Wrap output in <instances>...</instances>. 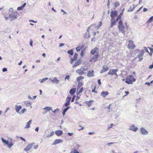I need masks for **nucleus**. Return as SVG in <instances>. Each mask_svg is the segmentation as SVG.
<instances>
[{
  "mask_svg": "<svg viewBox=\"0 0 153 153\" xmlns=\"http://www.w3.org/2000/svg\"><path fill=\"white\" fill-rule=\"evenodd\" d=\"M118 28L119 32L125 34L129 28V26L126 22L123 23L122 20H120L118 22Z\"/></svg>",
  "mask_w": 153,
  "mask_h": 153,
  "instance_id": "nucleus-1",
  "label": "nucleus"
},
{
  "mask_svg": "<svg viewBox=\"0 0 153 153\" xmlns=\"http://www.w3.org/2000/svg\"><path fill=\"white\" fill-rule=\"evenodd\" d=\"M110 16L111 18V25L110 27H112L116 25V19L114 18L117 15V12L116 10L111 11L110 12Z\"/></svg>",
  "mask_w": 153,
  "mask_h": 153,
  "instance_id": "nucleus-2",
  "label": "nucleus"
},
{
  "mask_svg": "<svg viewBox=\"0 0 153 153\" xmlns=\"http://www.w3.org/2000/svg\"><path fill=\"white\" fill-rule=\"evenodd\" d=\"M125 80L126 83L128 84H132L136 80L134 76L132 75L127 76Z\"/></svg>",
  "mask_w": 153,
  "mask_h": 153,
  "instance_id": "nucleus-3",
  "label": "nucleus"
},
{
  "mask_svg": "<svg viewBox=\"0 0 153 153\" xmlns=\"http://www.w3.org/2000/svg\"><path fill=\"white\" fill-rule=\"evenodd\" d=\"M118 71V69H110L108 74L110 75L111 76L114 75V79H116L118 77V75L117 73Z\"/></svg>",
  "mask_w": 153,
  "mask_h": 153,
  "instance_id": "nucleus-4",
  "label": "nucleus"
},
{
  "mask_svg": "<svg viewBox=\"0 0 153 153\" xmlns=\"http://www.w3.org/2000/svg\"><path fill=\"white\" fill-rule=\"evenodd\" d=\"M18 15L17 12H15L10 14L9 17L11 19L10 20L12 21L16 19Z\"/></svg>",
  "mask_w": 153,
  "mask_h": 153,
  "instance_id": "nucleus-5",
  "label": "nucleus"
},
{
  "mask_svg": "<svg viewBox=\"0 0 153 153\" xmlns=\"http://www.w3.org/2000/svg\"><path fill=\"white\" fill-rule=\"evenodd\" d=\"M129 43L128 45V48L129 49H134L135 47L134 42L131 40L128 41Z\"/></svg>",
  "mask_w": 153,
  "mask_h": 153,
  "instance_id": "nucleus-6",
  "label": "nucleus"
},
{
  "mask_svg": "<svg viewBox=\"0 0 153 153\" xmlns=\"http://www.w3.org/2000/svg\"><path fill=\"white\" fill-rule=\"evenodd\" d=\"M1 140L3 143L8 145L7 146L9 148H10L13 145V144L12 141L9 143V141L8 140H4L3 138H1Z\"/></svg>",
  "mask_w": 153,
  "mask_h": 153,
  "instance_id": "nucleus-7",
  "label": "nucleus"
},
{
  "mask_svg": "<svg viewBox=\"0 0 153 153\" xmlns=\"http://www.w3.org/2000/svg\"><path fill=\"white\" fill-rule=\"evenodd\" d=\"M99 56V53L97 52L94 56L91 59L90 61L94 62L97 60V59L98 58Z\"/></svg>",
  "mask_w": 153,
  "mask_h": 153,
  "instance_id": "nucleus-8",
  "label": "nucleus"
},
{
  "mask_svg": "<svg viewBox=\"0 0 153 153\" xmlns=\"http://www.w3.org/2000/svg\"><path fill=\"white\" fill-rule=\"evenodd\" d=\"M86 70L85 68H84L83 69V71L81 69H78L76 71L77 73L79 75H83L85 73L84 71H85Z\"/></svg>",
  "mask_w": 153,
  "mask_h": 153,
  "instance_id": "nucleus-9",
  "label": "nucleus"
},
{
  "mask_svg": "<svg viewBox=\"0 0 153 153\" xmlns=\"http://www.w3.org/2000/svg\"><path fill=\"white\" fill-rule=\"evenodd\" d=\"M96 87V84L95 83L92 84L91 86V88L92 89L91 92H94L95 93H97V92L95 91V89Z\"/></svg>",
  "mask_w": 153,
  "mask_h": 153,
  "instance_id": "nucleus-10",
  "label": "nucleus"
},
{
  "mask_svg": "<svg viewBox=\"0 0 153 153\" xmlns=\"http://www.w3.org/2000/svg\"><path fill=\"white\" fill-rule=\"evenodd\" d=\"M34 144V143H32L31 144H28L26 147L24 149V150L26 151H27L30 150Z\"/></svg>",
  "mask_w": 153,
  "mask_h": 153,
  "instance_id": "nucleus-11",
  "label": "nucleus"
},
{
  "mask_svg": "<svg viewBox=\"0 0 153 153\" xmlns=\"http://www.w3.org/2000/svg\"><path fill=\"white\" fill-rule=\"evenodd\" d=\"M109 94V93L108 91H102L101 93V96L103 97H106Z\"/></svg>",
  "mask_w": 153,
  "mask_h": 153,
  "instance_id": "nucleus-12",
  "label": "nucleus"
},
{
  "mask_svg": "<svg viewBox=\"0 0 153 153\" xmlns=\"http://www.w3.org/2000/svg\"><path fill=\"white\" fill-rule=\"evenodd\" d=\"M129 129L130 130H132L134 131H136L138 130V129L137 127H136L134 125H132L130 126Z\"/></svg>",
  "mask_w": 153,
  "mask_h": 153,
  "instance_id": "nucleus-13",
  "label": "nucleus"
},
{
  "mask_svg": "<svg viewBox=\"0 0 153 153\" xmlns=\"http://www.w3.org/2000/svg\"><path fill=\"white\" fill-rule=\"evenodd\" d=\"M78 56V55L77 53H75L74 54V55L73 56V58H72L71 59V60H70V62L71 64L74 61H75L76 60V59H77Z\"/></svg>",
  "mask_w": 153,
  "mask_h": 153,
  "instance_id": "nucleus-14",
  "label": "nucleus"
},
{
  "mask_svg": "<svg viewBox=\"0 0 153 153\" xmlns=\"http://www.w3.org/2000/svg\"><path fill=\"white\" fill-rule=\"evenodd\" d=\"M63 142V140L62 139H58L55 140L53 143L52 144L53 145H55L56 144L59 143H60L62 142Z\"/></svg>",
  "mask_w": 153,
  "mask_h": 153,
  "instance_id": "nucleus-15",
  "label": "nucleus"
},
{
  "mask_svg": "<svg viewBox=\"0 0 153 153\" xmlns=\"http://www.w3.org/2000/svg\"><path fill=\"white\" fill-rule=\"evenodd\" d=\"M94 71L93 70L89 71L88 72L87 76L89 77H93L94 76Z\"/></svg>",
  "mask_w": 153,
  "mask_h": 153,
  "instance_id": "nucleus-16",
  "label": "nucleus"
},
{
  "mask_svg": "<svg viewBox=\"0 0 153 153\" xmlns=\"http://www.w3.org/2000/svg\"><path fill=\"white\" fill-rule=\"evenodd\" d=\"M140 130L141 133L143 134H148L147 131L144 128H141Z\"/></svg>",
  "mask_w": 153,
  "mask_h": 153,
  "instance_id": "nucleus-17",
  "label": "nucleus"
},
{
  "mask_svg": "<svg viewBox=\"0 0 153 153\" xmlns=\"http://www.w3.org/2000/svg\"><path fill=\"white\" fill-rule=\"evenodd\" d=\"M81 60L79 59L77 60L74 63V64L73 65V67H76L79 65L81 63Z\"/></svg>",
  "mask_w": 153,
  "mask_h": 153,
  "instance_id": "nucleus-18",
  "label": "nucleus"
},
{
  "mask_svg": "<svg viewBox=\"0 0 153 153\" xmlns=\"http://www.w3.org/2000/svg\"><path fill=\"white\" fill-rule=\"evenodd\" d=\"M62 131L61 130H56L55 132L56 134L58 136H59L62 135Z\"/></svg>",
  "mask_w": 153,
  "mask_h": 153,
  "instance_id": "nucleus-19",
  "label": "nucleus"
},
{
  "mask_svg": "<svg viewBox=\"0 0 153 153\" xmlns=\"http://www.w3.org/2000/svg\"><path fill=\"white\" fill-rule=\"evenodd\" d=\"M84 45L83 44H82L77 47L76 48V50L78 52L81 49L84 47Z\"/></svg>",
  "mask_w": 153,
  "mask_h": 153,
  "instance_id": "nucleus-20",
  "label": "nucleus"
},
{
  "mask_svg": "<svg viewBox=\"0 0 153 153\" xmlns=\"http://www.w3.org/2000/svg\"><path fill=\"white\" fill-rule=\"evenodd\" d=\"M123 12H121V13L119 14V15L117 16L116 19V22L118 21L121 18L122 16L123 15Z\"/></svg>",
  "mask_w": 153,
  "mask_h": 153,
  "instance_id": "nucleus-21",
  "label": "nucleus"
},
{
  "mask_svg": "<svg viewBox=\"0 0 153 153\" xmlns=\"http://www.w3.org/2000/svg\"><path fill=\"white\" fill-rule=\"evenodd\" d=\"M76 91V89L75 88H73L70 90L69 93L72 95H73L75 93Z\"/></svg>",
  "mask_w": 153,
  "mask_h": 153,
  "instance_id": "nucleus-22",
  "label": "nucleus"
},
{
  "mask_svg": "<svg viewBox=\"0 0 153 153\" xmlns=\"http://www.w3.org/2000/svg\"><path fill=\"white\" fill-rule=\"evenodd\" d=\"M22 108V106L21 105L18 106L16 105L15 106V110L16 111L17 113H19V111Z\"/></svg>",
  "mask_w": 153,
  "mask_h": 153,
  "instance_id": "nucleus-23",
  "label": "nucleus"
},
{
  "mask_svg": "<svg viewBox=\"0 0 153 153\" xmlns=\"http://www.w3.org/2000/svg\"><path fill=\"white\" fill-rule=\"evenodd\" d=\"M108 68L107 65H105L103 67V69L102 70V72H105L107 71Z\"/></svg>",
  "mask_w": 153,
  "mask_h": 153,
  "instance_id": "nucleus-24",
  "label": "nucleus"
},
{
  "mask_svg": "<svg viewBox=\"0 0 153 153\" xmlns=\"http://www.w3.org/2000/svg\"><path fill=\"white\" fill-rule=\"evenodd\" d=\"M93 102V100H91L85 102L86 104L87 105L88 107H89L92 104V103Z\"/></svg>",
  "mask_w": 153,
  "mask_h": 153,
  "instance_id": "nucleus-25",
  "label": "nucleus"
},
{
  "mask_svg": "<svg viewBox=\"0 0 153 153\" xmlns=\"http://www.w3.org/2000/svg\"><path fill=\"white\" fill-rule=\"evenodd\" d=\"M83 83L81 82H78L77 86V89L79 90L80 88L83 85Z\"/></svg>",
  "mask_w": 153,
  "mask_h": 153,
  "instance_id": "nucleus-26",
  "label": "nucleus"
},
{
  "mask_svg": "<svg viewBox=\"0 0 153 153\" xmlns=\"http://www.w3.org/2000/svg\"><path fill=\"white\" fill-rule=\"evenodd\" d=\"M98 49V48H95L94 49L91 50V53L93 55L94 54L96 53Z\"/></svg>",
  "mask_w": 153,
  "mask_h": 153,
  "instance_id": "nucleus-27",
  "label": "nucleus"
},
{
  "mask_svg": "<svg viewBox=\"0 0 153 153\" xmlns=\"http://www.w3.org/2000/svg\"><path fill=\"white\" fill-rule=\"evenodd\" d=\"M83 91L84 88L83 87H82L81 88L79 91L77 89V91L76 92V94L77 95H79L80 93L82 92Z\"/></svg>",
  "mask_w": 153,
  "mask_h": 153,
  "instance_id": "nucleus-28",
  "label": "nucleus"
},
{
  "mask_svg": "<svg viewBox=\"0 0 153 153\" xmlns=\"http://www.w3.org/2000/svg\"><path fill=\"white\" fill-rule=\"evenodd\" d=\"M32 120H30L27 123V124L25 128H28L30 127V124Z\"/></svg>",
  "mask_w": 153,
  "mask_h": 153,
  "instance_id": "nucleus-29",
  "label": "nucleus"
},
{
  "mask_svg": "<svg viewBox=\"0 0 153 153\" xmlns=\"http://www.w3.org/2000/svg\"><path fill=\"white\" fill-rule=\"evenodd\" d=\"M69 108V107H68L66 108L63 110L62 112V115L63 116H64L65 115L66 112L68 111Z\"/></svg>",
  "mask_w": 153,
  "mask_h": 153,
  "instance_id": "nucleus-30",
  "label": "nucleus"
},
{
  "mask_svg": "<svg viewBox=\"0 0 153 153\" xmlns=\"http://www.w3.org/2000/svg\"><path fill=\"white\" fill-rule=\"evenodd\" d=\"M144 53V51L143 50H142L140 54L138 55L137 57L138 58L141 57Z\"/></svg>",
  "mask_w": 153,
  "mask_h": 153,
  "instance_id": "nucleus-31",
  "label": "nucleus"
},
{
  "mask_svg": "<svg viewBox=\"0 0 153 153\" xmlns=\"http://www.w3.org/2000/svg\"><path fill=\"white\" fill-rule=\"evenodd\" d=\"M51 81L53 83H57L59 82V80L56 78H54Z\"/></svg>",
  "mask_w": 153,
  "mask_h": 153,
  "instance_id": "nucleus-32",
  "label": "nucleus"
},
{
  "mask_svg": "<svg viewBox=\"0 0 153 153\" xmlns=\"http://www.w3.org/2000/svg\"><path fill=\"white\" fill-rule=\"evenodd\" d=\"M84 79V77L82 76H79L76 78V80L78 82H80V81L82 79Z\"/></svg>",
  "mask_w": 153,
  "mask_h": 153,
  "instance_id": "nucleus-33",
  "label": "nucleus"
},
{
  "mask_svg": "<svg viewBox=\"0 0 153 153\" xmlns=\"http://www.w3.org/2000/svg\"><path fill=\"white\" fill-rule=\"evenodd\" d=\"M153 21V16H152L147 22L146 24L148 25L151 23Z\"/></svg>",
  "mask_w": 153,
  "mask_h": 153,
  "instance_id": "nucleus-34",
  "label": "nucleus"
},
{
  "mask_svg": "<svg viewBox=\"0 0 153 153\" xmlns=\"http://www.w3.org/2000/svg\"><path fill=\"white\" fill-rule=\"evenodd\" d=\"M67 52L68 54H69L71 56H72L74 54L73 51V50L72 49L68 51Z\"/></svg>",
  "mask_w": 153,
  "mask_h": 153,
  "instance_id": "nucleus-35",
  "label": "nucleus"
},
{
  "mask_svg": "<svg viewBox=\"0 0 153 153\" xmlns=\"http://www.w3.org/2000/svg\"><path fill=\"white\" fill-rule=\"evenodd\" d=\"M120 4L119 2H116L114 3V6L115 8H117L120 6Z\"/></svg>",
  "mask_w": 153,
  "mask_h": 153,
  "instance_id": "nucleus-36",
  "label": "nucleus"
},
{
  "mask_svg": "<svg viewBox=\"0 0 153 153\" xmlns=\"http://www.w3.org/2000/svg\"><path fill=\"white\" fill-rule=\"evenodd\" d=\"M134 7H132L131 6H130L129 7V8L128 9V12H131L134 10Z\"/></svg>",
  "mask_w": 153,
  "mask_h": 153,
  "instance_id": "nucleus-37",
  "label": "nucleus"
},
{
  "mask_svg": "<svg viewBox=\"0 0 153 153\" xmlns=\"http://www.w3.org/2000/svg\"><path fill=\"white\" fill-rule=\"evenodd\" d=\"M44 109L48 111H50L51 110V107H45L44 108Z\"/></svg>",
  "mask_w": 153,
  "mask_h": 153,
  "instance_id": "nucleus-38",
  "label": "nucleus"
},
{
  "mask_svg": "<svg viewBox=\"0 0 153 153\" xmlns=\"http://www.w3.org/2000/svg\"><path fill=\"white\" fill-rule=\"evenodd\" d=\"M71 99V97H68L66 99V102H70V101Z\"/></svg>",
  "mask_w": 153,
  "mask_h": 153,
  "instance_id": "nucleus-39",
  "label": "nucleus"
},
{
  "mask_svg": "<svg viewBox=\"0 0 153 153\" xmlns=\"http://www.w3.org/2000/svg\"><path fill=\"white\" fill-rule=\"evenodd\" d=\"M48 79V78L47 77H46V78H43L42 80H41V81H40V82L41 83H43L44 81Z\"/></svg>",
  "mask_w": 153,
  "mask_h": 153,
  "instance_id": "nucleus-40",
  "label": "nucleus"
},
{
  "mask_svg": "<svg viewBox=\"0 0 153 153\" xmlns=\"http://www.w3.org/2000/svg\"><path fill=\"white\" fill-rule=\"evenodd\" d=\"M114 125V124L113 123H111V125H110V126L108 127L107 128V130H110V128H112L113 126Z\"/></svg>",
  "mask_w": 153,
  "mask_h": 153,
  "instance_id": "nucleus-41",
  "label": "nucleus"
},
{
  "mask_svg": "<svg viewBox=\"0 0 153 153\" xmlns=\"http://www.w3.org/2000/svg\"><path fill=\"white\" fill-rule=\"evenodd\" d=\"M148 48L150 50V52L149 53L150 54V55H151V54H152L153 53V48Z\"/></svg>",
  "mask_w": 153,
  "mask_h": 153,
  "instance_id": "nucleus-42",
  "label": "nucleus"
},
{
  "mask_svg": "<svg viewBox=\"0 0 153 153\" xmlns=\"http://www.w3.org/2000/svg\"><path fill=\"white\" fill-rule=\"evenodd\" d=\"M70 104V102H66V103L64 105L65 107H67L68 105H69Z\"/></svg>",
  "mask_w": 153,
  "mask_h": 153,
  "instance_id": "nucleus-43",
  "label": "nucleus"
},
{
  "mask_svg": "<svg viewBox=\"0 0 153 153\" xmlns=\"http://www.w3.org/2000/svg\"><path fill=\"white\" fill-rule=\"evenodd\" d=\"M26 111V108H23L21 111V112L22 113H23L25 112V111Z\"/></svg>",
  "mask_w": 153,
  "mask_h": 153,
  "instance_id": "nucleus-44",
  "label": "nucleus"
},
{
  "mask_svg": "<svg viewBox=\"0 0 153 153\" xmlns=\"http://www.w3.org/2000/svg\"><path fill=\"white\" fill-rule=\"evenodd\" d=\"M84 51L82 50L81 51V54H80L81 56H84Z\"/></svg>",
  "mask_w": 153,
  "mask_h": 153,
  "instance_id": "nucleus-45",
  "label": "nucleus"
},
{
  "mask_svg": "<svg viewBox=\"0 0 153 153\" xmlns=\"http://www.w3.org/2000/svg\"><path fill=\"white\" fill-rule=\"evenodd\" d=\"M23 8L22 7V6H21L20 7H19L17 8V10H22Z\"/></svg>",
  "mask_w": 153,
  "mask_h": 153,
  "instance_id": "nucleus-46",
  "label": "nucleus"
},
{
  "mask_svg": "<svg viewBox=\"0 0 153 153\" xmlns=\"http://www.w3.org/2000/svg\"><path fill=\"white\" fill-rule=\"evenodd\" d=\"M75 98V95H73L71 100V102H73Z\"/></svg>",
  "mask_w": 153,
  "mask_h": 153,
  "instance_id": "nucleus-47",
  "label": "nucleus"
},
{
  "mask_svg": "<svg viewBox=\"0 0 153 153\" xmlns=\"http://www.w3.org/2000/svg\"><path fill=\"white\" fill-rule=\"evenodd\" d=\"M30 44L31 46H33V41L32 40H30Z\"/></svg>",
  "mask_w": 153,
  "mask_h": 153,
  "instance_id": "nucleus-48",
  "label": "nucleus"
},
{
  "mask_svg": "<svg viewBox=\"0 0 153 153\" xmlns=\"http://www.w3.org/2000/svg\"><path fill=\"white\" fill-rule=\"evenodd\" d=\"M54 134V131H52L51 132V134L50 135H48V137H51V136L52 135H53Z\"/></svg>",
  "mask_w": 153,
  "mask_h": 153,
  "instance_id": "nucleus-49",
  "label": "nucleus"
},
{
  "mask_svg": "<svg viewBox=\"0 0 153 153\" xmlns=\"http://www.w3.org/2000/svg\"><path fill=\"white\" fill-rule=\"evenodd\" d=\"M70 76L69 75H66L65 78V79L66 80V79L68 80L69 79Z\"/></svg>",
  "mask_w": 153,
  "mask_h": 153,
  "instance_id": "nucleus-50",
  "label": "nucleus"
},
{
  "mask_svg": "<svg viewBox=\"0 0 153 153\" xmlns=\"http://www.w3.org/2000/svg\"><path fill=\"white\" fill-rule=\"evenodd\" d=\"M102 24V22L101 21H100L99 22V24L98 25V26L99 27H100L101 25Z\"/></svg>",
  "mask_w": 153,
  "mask_h": 153,
  "instance_id": "nucleus-51",
  "label": "nucleus"
},
{
  "mask_svg": "<svg viewBox=\"0 0 153 153\" xmlns=\"http://www.w3.org/2000/svg\"><path fill=\"white\" fill-rule=\"evenodd\" d=\"M98 84L99 85H101V81H100V79H98Z\"/></svg>",
  "mask_w": 153,
  "mask_h": 153,
  "instance_id": "nucleus-52",
  "label": "nucleus"
},
{
  "mask_svg": "<svg viewBox=\"0 0 153 153\" xmlns=\"http://www.w3.org/2000/svg\"><path fill=\"white\" fill-rule=\"evenodd\" d=\"M38 145H35L33 146V148L34 149H37L38 148Z\"/></svg>",
  "mask_w": 153,
  "mask_h": 153,
  "instance_id": "nucleus-53",
  "label": "nucleus"
},
{
  "mask_svg": "<svg viewBox=\"0 0 153 153\" xmlns=\"http://www.w3.org/2000/svg\"><path fill=\"white\" fill-rule=\"evenodd\" d=\"M79 126V127H81V128H80L78 129V130L80 131V130H83V127H82L81 126Z\"/></svg>",
  "mask_w": 153,
  "mask_h": 153,
  "instance_id": "nucleus-54",
  "label": "nucleus"
},
{
  "mask_svg": "<svg viewBox=\"0 0 153 153\" xmlns=\"http://www.w3.org/2000/svg\"><path fill=\"white\" fill-rule=\"evenodd\" d=\"M149 69H152L153 68V65H150L149 67Z\"/></svg>",
  "mask_w": 153,
  "mask_h": 153,
  "instance_id": "nucleus-55",
  "label": "nucleus"
},
{
  "mask_svg": "<svg viewBox=\"0 0 153 153\" xmlns=\"http://www.w3.org/2000/svg\"><path fill=\"white\" fill-rule=\"evenodd\" d=\"M59 111V109H55L54 111H53V113H56L57 111Z\"/></svg>",
  "mask_w": 153,
  "mask_h": 153,
  "instance_id": "nucleus-56",
  "label": "nucleus"
},
{
  "mask_svg": "<svg viewBox=\"0 0 153 153\" xmlns=\"http://www.w3.org/2000/svg\"><path fill=\"white\" fill-rule=\"evenodd\" d=\"M64 45H65V44L64 43H60V45H59V47H61Z\"/></svg>",
  "mask_w": 153,
  "mask_h": 153,
  "instance_id": "nucleus-57",
  "label": "nucleus"
},
{
  "mask_svg": "<svg viewBox=\"0 0 153 153\" xmlns=\"http://www.w3.org/2000/svg\"><path fill=\"white\" fill-rule=\"evenodd\" d=\"M7 68H4L3 69L2 71L3 72H5L7 71Z\"/></svg>",
  "mask_w": 153,
  "mask_h": 153,
  "instance_id": "nucleus-58",
  "label": "nucleus"
},
{
  "mask_svg": "<svg viewBox=\"0 0 153 153\" xmlns=\"http://www.w3.org/2000/svg\"><path fill=\"white\" fill-rule=\"evenodd\" d=\"M20 139H21L22 140H23V141H24V142L25 141H26V140H25L22 137H20Z\"/></svg>",
  "mask_w": 153,
  "mask_h": 153,
  "instance_id": "nucleus-59",
  "label": "nucleus"
},
{
  "mask_svg": "<svg viewBox=\"0 0 153 153\" xmlns=\"http://www.w3.org/2000/svg\"><path fill=\"white\" fill-rule=\"evenodd\" d=\"M147 10H148L147 9L145 8H144L143 9V11L144 12H146V11H147Z\"/></svg>",
  "mask_w": 153,
  "mask_h": 153,
  "instance_id": "nucleus-60",
  "label": "nucleus"
},
{
  "mask_svg": "<svg viewBox=\"0 0 153 153\" xmlns=\"http://www.w3.org/2000/svg\"><path fill=\"white\" fill-rule=\"evenodd\" d=\"M94 134V132H89L88 133L89 134Z\"/></svg>",
  "mask_w": 153,
  "mask_h": 153,
  "instance_id": "nucleus-61",
  "label": "nucleus"
},
{
  "mask_svg": "<svg viewBox=\"0 0 153 153\" xmlns=\"http://www.w3.org/2000/svg\"><path fill=\"white\" fill-rule=\"evenodd\" d=\"M26 4V3H25L22 6V7L23 8H24V7L25 6Z\"/></svg>",
  "mask_w": 153,
  "mask_h": 153,
  "instance_id": "nucleus-62",
  "label": "nucleus"
},
{
  "mask_svg": "<svg viewBox=\"0 0 153 153\" xmlns=\"http://www.w3.org/2000/svg\"><path fill=\"white\" fill-rule=\"evenodd\" d=\"M125 93H126V95H125V96H126V95H128V94L129 93V92L128 91H125Z\"/></svg>",
  "mask_w": 153,
  "mask_h": 153,
  "instance_id": "nucleus-63",
  "label": "nucleus"
},
{
  "mask_svg": "<svg viewBox=\"0 0 153 153\" xmlns=\"http://www.w3.org/2000/svg\"><path fill=\"white\" fill-rule=\"evenodd\" d=\"M68 134L70 136H72L73 134V133H68Z\"/></svg>",
  "mask_w": 153,
  "mask_h": 153,
  "instance_id": "nucleus-64",
  "label": "nucleus"
}]
</instances>
